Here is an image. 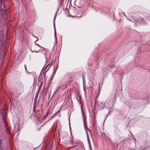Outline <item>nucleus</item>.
<instances>
[{
	"label": "nucleus",
	"mask_w": 150,
	"mask_h": 150,
	"mask_svg": "<svg viewBox=\"0 0 150 150\" xmlns=\"http://www.w3.org/2000/svg\"><path fill=\"white\" fill-rule=\"evenodd\" d=\"M65 136H64V134H63L62 136V138L63 139L66 141L68 142V141H70V142L71 143L72 142L71 141H69V139H70V138L67 135V134L65 133Z\"/></svg>",
	"instance_id": "3"
},
{
	"label": "nucleus",
	"mask_w": 150,
	"mask_h": 150,
	"mask_svg": "<svg viewBox=\"0 0 150 150\" xmlns=\"http://www.w3.org/2000/svg\"><path fill=\"white\" fill-rule=\"evenodd\" d=\"M25 69L26 70V69H26V66H25Z\"/></svg>",
	"instance_id": "11"
},
{
	"label": "nucleus",
	"mask_w": 150,
	"mask_h": 150,
	"mask_svg": "<svg viewBox=\"0 0 150 150\" xmlns=\"http://www.w3.org/2000/svg\"><path fill=\"white\" fill-rule=\"evenodd\" d=\"M4 141L2 139H1L0 141V149L1 150H4Z\"/></svg>",
	"instance_id": "4"
},
{
	"label": "nucleus",
	"mask_w": 150,
	"mask_h": 150,
	"mask_svg": "<svg viewBox=\"0 0 150 150\" xmlns=\"http://www.w3.org/2000/svg\"><path fill=\"white\" fill-rule=\"evenodd\" d=\"M37 45L39 46V47H41L38 44H37Z\"/></svg>",
	"instance_id": "10"
},
{
	"label": "nucleus",
	"mask_w": 150,
	"mask_h": 150,
	"mask_svg": "<svg viewBox=\"0 0 150 150\" xmlns=\"http://www.w3.org/2000/svg\"><path fill=\"white\" fill-rule=\"evenodd\" d=\"M70 16H71V17H74V16H71V15H70Z\"/></svg>",
	"instance_id": "14"
},
{
	"label": "nucleus",
	"mask_w": 150,
	"mask_h": 150,
	"mask_svg": "<svg viewBox=\"0 0 150 150\" xmlns=\"http://www.w3.org/2000/svg\"><path fill=\"white\" fill-rule=\"evenodd\" d=\"M5 123V127L6 130V132L7 134H8L10 133V131L9 130L8 127L7 126V124L6 121H5V122H4Z\"/></svg>",
	"instance_id": "5"
},
{
	"label": "nucleus",
	"mask_w": 150,
	"mask_h": 150,
	"mask_svg": "<svg viewBox=\"0 0 150 150\" xmlns=\"http://www.w3.org/2000/svg\"><path fill=\"white\" fill-rule=\"evenodd\" d=\"M56 31H55V35H56Z\"/></svg>",
	"instance_id": "15"
},
{
	"label": "nucleus",
	"mask_w": 150,
	"mask_h": 150,
	"mask_svg": "<svg viewBox=\"0 0 150 150\" xmlns=\"http://www.w3.org/2000/svg\"><path fill=\"white\" fill-rule=\"evenodd\" d=\"M2 3L3 1H2V0H0V10L4 11L5 10L4 5ZM3 13L5 14L4 18H6L7 17L6 16H5V15H6V12L5 11H4L3 12Z\"/></svg>",
	"instance_id": "1"
},
{
	"label": "nucleus",
	"mask_w": 150,
	"mask_h": 150,
	"mask_svg": "<svg viewBox=\"0 0 150 150\" xmlns=\"http://www.w3.org/2000/svg\"><path fill=\"white\" fill-rule=\"evenodd\" d=\"M38 51H34V52H37Z\"/></svg>",
	"instance_id": "13"
},
{
	"label": "nucleus",
	"mask_w": 150,
	"mask_h": 150,
	"mask_svg": "<svg viewBox=\"0 0 150 150\" xmlns=\"http://www.w3.org/2000/svg\"><path fill=\"white\" fill-rule=\"evenodd\" d=\"M7 112V110L5 109H3L0 110V112L3 116V120L4 122H5L6 120V113Z\"/></svg>",
	"instance_id": "2"
},
{
	"label": "nucleus",
	"mask_w": 150,
	"mask_h": 150,
	"mask_svg": "<svg viewBox=\"0 0 150 150\" xmlns=\"http://www.w3.org/2000/svg\"><path fill=\"white\" fill-rule=\"evenodd\" d=\"M93 126H94V123H94V122H93Z\"/></svg>",
	"instance_id": "12"
},
{
	"label": "nucleus",
	"mask_w": 150,
	"mask_h": 150,
	"mask_svg": "<svg viewBox=\"0 0 150 150\" xmlns=\"http://www.w3.org/2000/svg\"><path fill=\"white\" fill-rule=\"evenodd\" d=\"M86 134L87 135V137L88 140V141L89 142V137L88 136V133L87 132H86Z\"/></svg>",
	"instance_id": "8"
},
{
	"label": "nucleus",
	"mask_w": 150,
	"mask_h": 150,
	"mask_svg": "<svg viewBox=\"0 0 150 150\" xmlns=\"http://www.w3.org/2000/svg\"><path fill=\"white\" fill-rule=\"evenodd\" d=\"M1 35V38H0V47L3 45L2 37H4V35L2 33H0Z\"/></svg>",
	"instance_id": "6"
},
{
	"label": "nucleus",
	"mask_w": 150,
	"mask_h": 150,
	"mask_svg": "<svg viewBox=\"0 0 150 150\" xmlns=\"http://www.w3.org/2000/svg\"><path fill=\"white\" fill-rule=\"evenodd\" d=\"M84 127L85 128L86 127V126L85 124V122L84 121Z\"/></svg>",
	"instance_id": "9"
},
{
	"label": "nucleus",
	"mask_w": 150,
	"mask_h": 150,
	"mask_svg": "<svg viewBox=\"0 0 150 150\" xmlns=\"http://www.w3.org/2000/svg\"><path fill=\"white\" fill-rule=\"evenodd\" d=\"M18 88L20 89H22L23 88L24 86L22 82H20L18 85Z\"/></svg>",
	"instance_id": "7"
},
{
	"label": "nucleus",
	"mask_w": 150,
	"mask_h": 150,
	"mask_svg": "<svg viewBox=\"0 0 150 150\" xmlns=\"http://www.w3.org/2000/svg\"><path fill=\"white\" fill-rule=\"evenodd\" d=\"M88 130L90 132H91V131L89 129H88Z\"/></svg>",
	"instance_id": "16"
}]
</instances>
